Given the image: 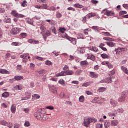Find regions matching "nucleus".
Wrapping results in <instances>:
<instances>
[{"label":"nucleus","mask_w":128,"mask_h":128,"mask_svg":"<svg viewBox=\"0 0 128 128\" xmlns=\"http://www.w3.org/2000/svg\"><path fill=\"white\" fill-rule=\"evenodd\" d=\"M74 74V72L72 70H66V71H62L60 73H58L56 74V76H72Z\"/></svg>","instance_id":"nucleus-1"},{"label":"nucleus","mask_w":128,"mask_h":128,"mask_svg":"<svg viewBox=\"0 0 128 128\" xmlns=\"http://www.w3.org/2000/svg\"><path fill=\"white\" fill-rule=\"evenodd\" d=\"M34 116L38 120H46V116L44 115L42 117V114L40 113V112H35Z\"/></svg>","instance_id":"nucleus-2"},{"label":"nucleus","mask_w":128,"mask_h":128,"mask_svg":"<svg viewBox=\"0 0 128 128\" xmlns=\"http://www.w3.org/2000/svg\"><path fill=\"white\" fill-rule=\"evenodd\" d=\"M11 14L14 16L15 18H24V16L22 14H18V13L16 12V10H12L11 12Z\"/></svg>","instance_id":"nucleus-3"},{"label":"nucleus","mask_w":128,"mask_h":128,"mask_svg":"<svg viewBox=\"0 0 128 128\" xmlns=\"http://www.w3.org/2000/svg\"><path fill=\"white\" fill-rule=\"evenodd\" d=\"M20 30H21V29L20 28H13L11 30V34L14 35L18 34L20 33Z\"/></svg>","instance_id":"nucleus-4"},{"label":"nucleus","mask_w":128,"mask_h":128,"mask_svg":"<svg viewBox=\"0 0 128 128\" xmlns=\"http://www.w3.org/2000/svg\"><path fill=\"white\" fill-rule=\"evenodd\" d=\"M124 50V48H116L114 50H113V54H120V52H122V50Z\"/></svg>","instance_id":"nucleus-5"},{"label":"nucleus","mask_w":128,"mask_h":128,"mask_svg":"<svg viewBox=\"0 0 128 128\" xmlns=\"http://www.w3.org/2000/svg\"><path fill=\"white\" fill-rule=\"evenodd\" d=\"M104 98H100L98 97H95L92 100V102H93V104H96L98 102H100V100H104Z\"/></svg>","instance_id":"nucleus-6"},{"label":"nucleus","mask_w":128,"mask_h":128,"mask_svg":"<svg viewBox=\"0 0 128 128\" xmlns=\"http://www.w3.org/2000/svg\"><path fill=\"white\" fill-rule=\"evenodd\" d=\"M112 82V78H108L104 80H100V84H102V82H106V84H110Z\"/></svg>","instance_id":"nucleus-7"},{"label":"nucleus","mask_w":128,"mask_h":128,"mask_svg":"<svg viewBox=\"0 0 128 128\" xmlns=\"http://www.w3.org/2000/svg\"><path fill=\"white\" fill-rule=\"evenodd\" d=\"M50 92H53V94H57L58 92L56 91V88L54 86H50Z\"/></svg>","instance_id":"nucleus-8"},{"label":"nucleus","mask_w":128,"mask_h":128,"mask_svg":"<svg viewBox=\"0 0 128 128\" xmlns=\"http://www.w3.org/2000/svg\"><path fill=\"white\" fill-rule=\"evenodd\" d=\"M105 16H114V12L108 10H106V12L104 14Z\"/></svg>","instance_id":"nucleus-9"},{"label":"nucleus","mask_w":128,"mask_h":128,"mask_svg":"<svg viewBox=\"0 0 128 128\" xmlns=\"http://www.w3.org/2000/svg\"><path fill=\"white\" fill-rule=\"evenodd\" d=\"M90 118H84V126H86V128H88V124H90Z\"/></svg>","instance_id":"nucleus-10"},{"label":"nucleus","mask_w":128,"mask_h":128,"mask_svg":"<svg viewBox=\"0 0 128 128\" xmlns=\"http://www.w3.org/2000/svg\"><path fill=\"white\" fill-rule=\"evenodd\" d=\"M110 104L111 106H113V108H116V104H118V102L116 101V100H114L113 99H110Z\"/></svg>","instance_id":"nucleus-11"},{"label":"nucleus","mask_w":128,"mask_h":128,"mask_svg":"<svg viewBox=\"0 0 128 128\" xmlns=\"http://www.w3.org/2000/svg\"><path fill=\"white\" fill-rule=\"evenodd\" d=\"M118 124V120H114L111 121V126H116Z\"/></svg>","instance_id":"nucleus-12"},{"label":"nucleus","mask_w":128,"mask_h":128,"mask_svg":"<svg viewBox=\"0 0 128 128\" xmlns=\"http://www.w3.org/2000/svg\"><path fill=\"white\" fill-rule=\"evenodd\" d=\"M112 41L106 42V44L107 46H110V48H112L116 46V43L112 42Z\"/></svg>","instance_id":"nucleus-13"},{"label":"nucleus","mask_w":128,"mask_h":128,"mask_svg":"<svg viewBox=\"0 0 128 128\" xmlns=\"http://www.w3.org/2000/svg\"><path fill=\"white\" fill-rule=\"evenodd\" d=\"M44 74V70H39L37 73V76H42Z\"/></svg>","instance_id":"nucleus-14"},{"label":"nucleus","mask_w":128,"mask_h":128,"mask_svg":"<svg viewBox=\"0 0 128 128\" xmlns=\"http://www.w3.org/2000/svg\"><path fill=\"white\" fill-rule=\"evenodd\" d=\"M0 74H10V72L6 69L0 68Z\"/></svg>","instance_id":"nucleus-15"},{"label":"nucleus","mask_w":128,"mask_h":128,"mask_svg":"<svg viewBox=\"0 0 128 128\" xmlns=\"http://www.w3.org/2000/svg\"><path fill=\"white\" fill-rule=\"evenodd\" d=\"M11 112L12 114L16 113V104H13L11 106Z\"/></svg>","instance_id":"nucleus-16"},{"label":"nucleus","mask_w":128,"mask_h":128,"mask_svg":"<svg viewBox=\"0 0 128 128\" xmlns=\"http://www.w3.org/2000/svg\"><path fill=\"white\" fill-rule=\"evenodd\" d=\"M40 98V96L38 95L37 94H34L32 96V100H38Z\"/></svg>","instance_id":"nucleus-17"},{"label":"nucleus","mask_w":128,"mask_h":128,"mask_svg":"<svg viewBox=\"0 0 128 128\" xmlns=\"http://www.w3.org/2000/svg\"><path fill=\"white\" fill-rule=\"evenodd\" d=\"M74 8H84V6L78 3H76L74 4Z\"/></svg>","instance_id":"nucleus-18"},{"label":"nucleus","mask_w":128,"mask_h":128,"mask_svg":"<svg viewBox=\"0 0 128 128\" xmlns=\"http://www.w3.org/2000/svg\"><path fill=\"white\" fill-rule=\"evenodd\" d=\"M106 88L104 87H100L98 89V92H106Z\"/></svg>","instance_id":"nucleus-19"},{"label":"nucleus","mask_w":128,"mask_h":128,"mask_svg":"<svg viewBox=\"0 0 128 128\" xmlns=\"http://www.w3.org/2000/svg\"><path fill=\"white\" fill-rule=\"evenodd\" d=\"M14 79H15L16 80H20L24 79V76H16L14 77Z\"/></svg>","instance_id":"nucleus-20"},{"label":"nucleus","mask_w":128,"mask_h":128,"mask_svg":"<svg viewBox=\"0 0 128 128\" xmlns=\"http://www.w3.org/2000/svg\"><path fill=\"white\" fill-rule=\"evenodd\" d=\"M68 40H70V42H71L73 44H76V38H68Z\"/></svg>","instance_id":"nucleus-21"},{"label":"nucleus","mask_w":128,"mask_h":128,"mask_svg":"<svg viewBox=\"0 0 128 128\" xmlns=\"http://www.w3.org/2000/svg\"><path fill=\"white\" fill-rule=\"evenodd\" d=\"M90 50L94 52H98V49L96 47L92 46L90 48Z\"/></svg>","instance_id":"nucleus-22"},{"label":"nucleus","mask_w":128,"mask_h":128,"mask_svg":"<svg viewBox=\"0 0 128 128\" xmlns=\"http://www.w3.org/2000/svg\"><path fill=\"white\" fill-rule=\"evenodd\" d=\"M86 18H92V16H96L95 13H89L86 16Z\"/></svg>","instance_id":"nucleus-23"},{"label":"nucleus","mask_w":128,"mask_h":128,"mask_svg":"<svg viewBox=\"0 0 128 128\" xmlns=\"http://www.w3.org/2000/svg\"><path fill=\"white\" fill-rule=\"evenodd\" d=\"M2 98H8L10 96V93L8 92H4L2 94Z\"/></svg>","instance_id":"nucleus-24"},{"label":"nucleus","mask_w":128,"mask_h":128,"mask_svg":"<svg viewBox=\"0 0 128 128\" xmlns=\"http://www.w3.org/2000/svg\"><path fill=\"white\" fill-rule=\"evenodd\" d=\"M90 74L91 78H98V75H96L94 72H90Z\"/></svg>","instance_id":"nucleus-25"},{"label":"nucleus","mask_w":128,"mask_h":128,"mask_svg":"<svg viewBox=\"0 0 128 128\" xmlns=\"http://www.w3.org/2000/svg\"><path fill=\"white\" fill-rule=\"evenodd\" d=\"M80 66H86V64H88V62L86 60H84V61H81L80 62Z\"/></svg>","instance_id":"nucleus-26"},{"label":"nucleus","mask_w":128,"mask_h":128,"mask_svg":"<svg viewBox=\"0 0 128 128\" xmlns=\"http://www.w3.org/2000/svg\"><path fill=\"white\" fill-rule=\"evenodd\" d=\"M103 40H108L109 42H114V40L108 37H104Z\"/></svg>","instance_id":"nucleus-27"},{"label":"nucleus","mask_w":128,"mask_h":128,"mask_svg":"<svg viewBox=\"0 0 128 128\" xmlns=\"http://www.w3.org/2000/svg\"><path fill=\"white\" fill-rule=\"evenodd\" d=\"M88 58L89 60H91L94 61L96 60V56H94V55H90L88 56Z\"/></svg>","instance_id":"nucleus-28"},{"label":"nucleus","mask_w":128,"mask_h":128,"mask_svg":"<svg viewBox=\"0 0 128 128\" xmlns=\"http://www.w3.org/2000/svg\"><path fill=\"white\" fill-rule=\"evenodd\" d=\"M40 30L42 31L41 32H42V34H44V32L46 30V28L44 27V26H40Z\"/></svg>","instance_id":"nucleus-29"},{"label":"nucleus","mask_w":128,"mask_h":128,"mask_svg":"<svg viewBox=\"0 0 128 128\" xmlns=\"http://www.w3.org/2000/svg\"><path fill=\"white\" fill-rule=\"evenodd\" d=\"M25 94L26 96V98H27V100H28V98H30V96H32V94L28 92H26Z\"/></svg>","instance_id":"nucleus-30"},{"label":"nucleus","mask_w":128,"mask_h":128,"mask_svg":"<svg viewBox=\"0 0 128 128\" xmlns=\"http://www.w3.org/2000/svg\"><path fill=\"white\" fill-rule=\"evenodd\" d=\"M121 68L122 70H123V72H124L126 74H128V68H126L124 66H122L121 67Z\"/></svg>","instance_id":"nucleus-31"},{"label":"nucleus","mask_w":128,"mask_h":128,"mask_svg":"<svg viewBox=\"0 0 128 128\" xmlns=\"http://www.w3.org/2000/svg\"><path fill=\"white\" fill-rule=\"evenodd\" d=\"M0 124H2V126H6V124H8V122H6V120H0Z\"/></svg>","instance_id":"nucleus-32"},{"label":"nucleus","mask_w":128,"mask_h":128,"mask_svg":"<svg viewBox=\"0 0 128 128\" xmlns=\"http://www.w3.org/2000/svg\"><path fill=\"white\" fill-rule=\"evenodd\" d=\"M79 102H84V96H80Z\"/></svg>","instance_id":"nucleus-33"},{"label":"nucleus","mask_w":128,"mask_h":128,"mask_svg":"<svg viewBox=\"0 0 128 128\" xmlns=\"http://www.w3.org/2000/svg\"><path fill=\"white\" fill-rule=\"evenodd\" d=\"M100 56L102 58H108V55L106 54H101Z\"/></svg>","instance_id":"nucleus-34"},{"label":"nucleus","mask_w":128,"mask_h":128,"mask_svg":"<svg viewBox=\"0 0 128 128\" xmlns=\"http://www.w3.org/2000/svg\"><path fill=\"white\" fill-rule=\"evenodd\" d=\"M41 6L42 8H44V10H48V4H42L41 5Z\"/></svg>","instance_id":"nucleus-35"},{"label":"nucleus","mask_w":128,"mask_h":128,"mask_svg":"<svg viewBox=\"0 0 128 128\" xmlns=\"http://www.w3.org/2000/svg\"><path fill=\"white\" fill-rule=\"evenodd\" d=\"M22 43L19 42H13L12 43V46H20Z\"/></svg>","instance_id":"nucleus-36"},{"label":"nucleus","mask_w":128,"mask_h":128,"mask_svg":"<svg viewBox=\"0 0 128 128\" xmlns=\"http://www.w3.org/2000/svg\"><path fill=\"white\" fill-rule=\"evenodd\" d=\"M78 38H84V36L82 34H78Z\"/></svg>","instance_id":"nucleus-37"},{"label":"nucleus","mask_w":128,"mask_h":128,"mask_svg":"<svg viewBox=\"0 0 128 128\" xmlns=\"http://www.w3.org/2000/svg\"><path fill=\"white\" fill-rule=\"evenodd\" d=\"M59 31L62 34H64V32H66V28H59Z\"/></svg>","instance_id":"nucleus-38"},{"label":"nucleus","mask_w":128,"mask_h":128,"mask_svg":"<svg viewBox=\"0 0 128 128\" xmlns=\"http://www.w3.org/2000/svg\"><path fill=\"white\" fill-rule=\"evenodd\" d=\"M127 14L126 12L124 10H121L119 12L120 16H122L123 14Z\"/></svg>","instance_id":"nucleus-39"},{"label":"nucleus","mask_w":128,"mask_h":128,"mask_svg":"<svg viewBox=\"0 0 128 128\" xmlns=\"http://www.w3.org/2000/svg\"><path fill=\"white\" fill-rule=\"evenodd\" d=\"M118 102H124V96H120L118 100Z\"/></svg>","instance_id":"nucleus-40"},{"label":"nucleus","mask_w":128,"mask_h":128,"mask_svg":"<svg viewBox=\"0 0 128 128\" xmlns=\"http://www.w3.org/2000/svg\"><path fill=\"white\" fill-rule=\"evenodd\" d=\"M24 126L26 128H28V127L30 126V122L28 121H26L24 124Z\"/></svg>","instance_id":"nucleus-41"},{"label":"nucleus","mask_w":128,"mask_h":128,"mask_svg":"<svg viewBox=\"0 0 128 128\" xmlns=\"http://www.w3.org/2000/svg\"><path fill=\"white\" fill-rule=\"evenodd\" d=\"M6 126H8V128H12V124L9 122H7V124H6Z\"/></svg>","instance_id":"nucleus-42"},{"label":"nucleus","mask_w":128,"mask_h":128,"mask_svg":"<svg viewBox=\"0 0 128 128\" xmlns=\"http://www.w3.org/2000/svg\"><path fill=\"white\" fill-rule=\"evenodd\" d=\"M61 16H62V14L58 12H57L56 14V18H60Z\"/></svg>","instance_id":"nucleus-43"},{"label":"nucleus","mask_w":128,"mask_h":128,"mask_svg":"<svg viewBox=\"0 0 128 128\" xmlns=\"http://www.w3.org/2000/svg\"><path fill=\"white\" fill-rule=\"evenodd\" d=\"M23 111L26 114H28L30 112V109L28 108H23Z\"/></svg>","instance_id":"nucleus-44"},{"label":"nucleus","mask_w":128,"mask_h":128,"mask_svg":"<svg viewBox=\"0 0 128 128\" xmlns=\"http://www.w3.org/2000/svg\"><path fill=\"white\" fill-rule=\"evenodd\" d=\"M15 88H18V90H22V85H20V84L17 85Z\"/></svg>","instance_id":"nucleus-45"},{"label":"nucleus","mask_w":128,"mask_h":128,"mask_svg":"<svg viewBox=\"0 0 128 128\" xmlns=\"http://www.w3.org/2000/svg\"><path fill=\"white\" fill-rule=\"evenodd\" d=\"M59 84H62V86H64V84L65 82H64V80L62 79H60L59 81H58Z\"/></svg>","instance_id":"nucleus-46"},{"label":"nucleus","mask_w":128,"mask_h":128,"mask_svg":"<svg viewBox=\"0 0 128 128\" xmlns=\"http://www.w3.org/2000/svg\"><path fill=\"white\" fill-rule=\"evenodd\" d=\"M90 84V82H86V83L83 84L82 85V86H85V87L88 86Z\"/></svg>","instance_id":"nucleus-47"},{"label":"nucleus","mask_w":128,"mask_h":128,"mask_svg":"<svg viewBox=\"0 0 128 128\" xmlns=\"http://www.w3.org/2000/svg\"><path fill=\"white\" fill-rule=\"evenodd\" d=\"M5 22L8 23V24H10L11 20H10V18H6V20H4Z\"/></svg>","instance_id":"nucleus-48"},{"label":"nucleus","mask_w":128,"mask_h":128,"mask_svg":"<svg viewBox=\"0 0 128 128\" xmlns=\"http://www.w3.org/2000/svg\"><path fill=\"white\" fill-rule=\"evenodd\" d=\"M35 65L34 63H30V68L31 70H34Z\"/></svg>","instance_id":"nucleus-49"},{"label":"nucleus","mask_w":128,"mask_h":128,"mask_svg":"<svg viewBox=\"0 0 128 128\" xmlns=\"http://www.w3.org/2000/svg\"><path fill=\"white\" fill-rule=\"evenodd\" d=\"M10 57V54L8 53L4 56V58L6 60H8V58H9Z\"/></svg>","instance_id":"nucleus-50"},{"label":"nucleus","mask_w":128,"mask_h":128,"mask_svg":"<svg viewBox=\"0 0 128 128\" xmlns=\"http://www.w3.org/2000/svg\"><path fill=\"white\" fill-rule=\"evenodd\" d=\"M82 70H78L76 72V76H80V74H82Z\"/></svg>","instance_id":"nucleus-51"},{"label":"nucleus","mask_w":128,"mask_h":128,"mask_svg":"<svg viewBox=\"0 0 128 128\" xmlns=\"http://www.w3.org/2000/svg\"><path fill=\"white\" fill-rule=\"evenodd\" d=\"M102 33L104 34L105 36H112V34H110L108 32H104Z\"/></svg>","instance_id":"nucleus-52"},{"label":"nucleus","mask_w":128,"mask_h":128,"mask_svg":"<svg viewBox=\"0 0 128 128\" xmlns=\"http://www.w3.org/2000/svg\"><path fill=\"white\" fill-rule=\"evenodd\" d=\"M20 36L22 38H24L26 36V33H22L20 34Z\"/></svg>","instance_id":"nucleus-53"},{"label":"nucleus","mask_w":128,"mask_h":128,"mask_svg":"<svg viewBox=\"0 0 128 128\" xmlns=\"http://www.w3.org/2000/svg\"><path fill=\"white\" fill-rule=\"evenodd\" d=\"M90 122H96V118H89Z\"/></svg>","instance_id":"nucleus-54"},{"label":"nucleus","mask_w":128,"mask_h":128,"mask_svg":"<svg viewBox=\"0 0 128 128\" xmlns=\"http://www.w3.org/2000/svg\"><path fill=\"white\" fill-rule=\"evenodd\" d=\"M45 64L46 66H52V62L50 60H46Z\"/></svg>","instance_id":"nucleus-55"},{"label":"nucleus","mask_w":128,"mask_h":128,"mask_svg":"<svg viewBox=\"0 0 128 128\" xmlns=\"http://www.w3.org/2000/svg\"><path fill=\"white\" fill-rule=\"evenodd\" d=\"M96 128H102V124H97Z\"/></svg>","instance_id":"nucleus-56"},{"label":"nucleus","mask_w":128,"mask_h":128,"mask_svg":"<svg viewBox=\"0 0 128 128\" xmlns=\"http://www.w3.org/2000/svg\"><path fill=\"white\" fill-rule=\"evenodd\" d=\"M106 64H108V68H112L113 66H112V64H110L108 63V62H106Z\"/></svg>","instance_id":"nucleus-57"},{"label":"nucleus","mask_w":128,"mask_h":128,"mask_svg":"<svg viewBox=\"0 0 128 128\" xmlns=\"http://www.w3.org/2000/svg\"><path fill=\"white\" fill-rule=\"evenodd\" d=\"M36 60H42V61L44 60V58L38 56H36Z\"/></svg>","instance_id":"nucleus-58"},{"label":"nucleus","mask_w":128,"mask_h":128,"mask_svg":"<svg viewBox=\"0 0 128 128\" xmlns=\"http://www.w3.org/2000/svg\"><path fill=\"white\" fill-rule=\"evenodd\" d=\"M22 6H26V0H24L22 4Z\"/></svg>","instance_id":"nucleus-59"},{"label":"nucleus","mask_w":128,"mask_h":128,"mask_svg":"<svg viewBox=\"0 0 128 128\" xmlns=\"http://www.w3.org/2000/svg\"><path fill=\"white\" fill-rule=\"evenodd\" d=\"M45 35L46 36H50V32L48 30L46 31Z\"/></svg>","instance_id":"nucleus-60"},{"label":"nucleus","mask_w":128,"mask_h":128,"mask_svg":"<svg viewBox=\"0 0 128 128\" xmlns=\"http://www.w3.org/2000/svg\"><path fill=\"white\" fill-rule=\"evenodd\" d=\"M49 10H56V8H54V6H51Z\"/></svg>","instance_id":"nucleus-61"},{"label":"nucleus","mask_w":128,"mask_h":128,"mask_svg":"<svg viewBox=\"0 0 128 128\" xmlns=\"http://www.w3.org/2000/svg\"><path fill=\"white\" fill-rule=\"evenodd\" d=\"M90 2L92 4H98V1L96 0H92Z\"/></svg>","instance_id":"nucleus-62"},{"label":"nucleus","mask_w":128,"mask_h":128,"mask_svg":"<svg viewBox=\"0 0 128 128\" xmlns=\"http://www.w3.org/2000/svg\"><path fill=\"white\" fill-rule=\"evenodd\" d=\"M92 28V30H97V32H98V30H100V29L98 28V26H93Z\"/></svg>","instance_id":"nucleus-63"},{"label":"nucleus","mask_w":128,"mask_h":128,"mask_svg":"<svg viewBox=\"0 0 128 128\" xmlns=\"http://www.w3.org/2000/svg\"><path fill=\"white\" fill-rule=\"evenodd\" d=\"M14 128H20V124H15L14 126Z\"/></svg>","instance_id":"nucleus-64"}]
</instances>
